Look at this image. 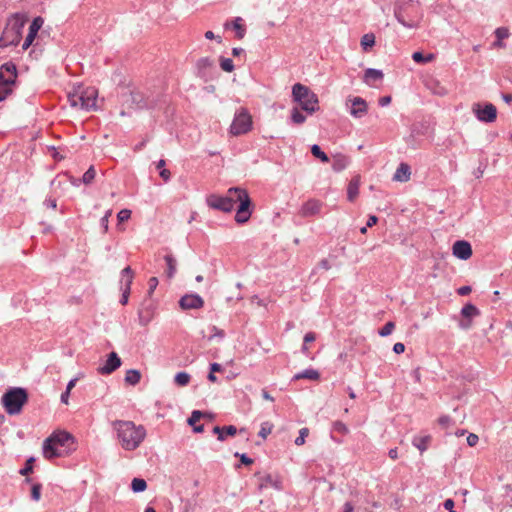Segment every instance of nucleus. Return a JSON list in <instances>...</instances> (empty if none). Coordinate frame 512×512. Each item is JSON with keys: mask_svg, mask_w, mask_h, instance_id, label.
Listing matches in <instances>:
<instances>
[{"mask_svg": "<svg viewBox=\"0 0 512 512\" xmlns=\"http://www.w3.org/2000/svg\"><path fill=\"white\" fill-rule=\"evenodd\" d=\"M442 505L448 512H456L454 510L455 502L452 498L445 499Z\"/></svg>", "mask_w": 512, "mask_h": 512, "instance_id": "obj_58", "label": "nucleus"}, {"mask_svg": "<svg viewBox=\"0 0 512 512\" xmlns=\"http://www.w3.org/2000/svg\"><path fill=\"white\" fill-rule=\"evenodd\" d=\"M479 315V309L472 303H467L461 309L462 319L459 322V327L463 330L470 329L472 327V319Z\"/></svg>", "mask_w": 512, "mask_h": 512, "instance_id": "obj_13", "label": "nucleus"}, {"mask_svg": "<svg viewBox=\"0 0 512 512\" xmlns=\"http://www.w3.org/2000/svg\"><path fill=\"white\" fill-rule=\"evenodd\" d=\"M311 153L315 158H318L323 163L329 162V157L327 156V154L325 152L322 151V149L320 148L319 145H317V144L312 145Z\"/></svg>", "mask_w": 512, "mask_h": 512, "instance_id": "obj_40", "label": "nucleus"}, {"mask_svg": "<svg viewBox=\"0 0 512 512\" xmlns=\"http://www.w3.org/2000/svg\"><path fill=\"white\" fill-rule=\"evenodd\" d=\"M117 435L122 444L137 448L146 436L142 425L136 426L131 421H116L114 423Z\"/></svg>", "mask_w": 512, "mask_h": 512, "instance_id": "obj_1", "label": "nucleus"}, {"mask_svg": "<svg viewBox=\"0 0 512 512\" xmlns=\"http://www.w3.org/2000/svg\"><path fill=\"white\" fill-rule=\"evenodd\" d=\"M73 450H42L43 456L49 460L54 461L57 458L67 457Z\"/></svg>", "mask_w": 512, "mask_h": 512, "instance_id": "obj_29", "label": "nucleus"}, {"mask_svg": "<svg viewBox=\"0 0 512 512\" xmlns=\"http://www.w3.org/2000/svg\"><path fill=\"white\" fill-rule=\"evenodd\" d=\"M23 26L24 23L18 20L9 23L0 37V47L17 46L21 40V30Z\"/></svg>", "mask_w": 512, "mask_h": 512, "instance_id": "obj_9", "label": "nucleus"}, {"mask_svg": "<svg viewBox=\"0 0 512 512\" xmlns=\"http://www.w3.org/2000/svg\"><path fill=\"white\" fill-rule=\"evenodd\" d=\"M122 286H123L122 287V296L120 299V303L122 305H126L128 303L131 286H129V283H125V285H122Z\"/></svg>", "mask_w": 512, "mask_h": 512, "instance_id": "obj_53", "label": "nucleus"}, {"mask_svg": "<svg viewBox=\"0 0 512 512\" xmlns=\"http://www.w3.org/2000/svg\"><path fill=\"white\" fill-rule=\"evenodd\" d=\"M174 380L177 385L186 386L190 381V375L187 372H178Z\"/></svg>", "mask_w": 512, "mask_h": 512, "instance_id": "obj_44", "label": "nucleus"}, {"mask_svg": "<svg viewBox=\"0 0 512 512\" xmlns=\"http://www.w3.org/2000/svg\"><path fill=\"white\" fill-rule=\"evenodd\" d=\"M44 23V20L42 17L38 16V17H35L33 19V21L31 22L30 26H29V32L24 40V43L22 45V49L23 50H27L31 44L33 43L35 37L37 36L38 34V31L40 30V28L42 27Z\"/></svg>", "mask_w": 512, "mask_h": 512, "instance_id": "obj_16", "label": "nucleus"}, {"mask_svg": "<svg viewBox=\"0 0 512 512\" xmlns=\"http://www.w3.org/2000/svg\"><path fill=\"white\" fill-rule=\"evenodd\" d=\"M214 65V62L211 58L209 57H203V58H200L198 61H197V68L199 70L200 73H205V71L207 69H210L212 68Z\"/></svg>", "mask_w": 512, "mask_h": 512, "instance_id": "obj_38", "label": "nucleus"}, {"mask_svg": "<svg viewBox=\"0 0 512 512\" xmlns=\"http://www.w3.org/2000/svg\"><path fill=\"white\" fill-rule=\"evenodd\" d=\"M130 487L134 493H141L146 490L147 483L143 478L135 477L132 479Z\"/></svg>", "mask_w": 512, "mask_h": 512, "instance_id": "obj_33", "label": "nucleus"}, {"mask_svg": "<svg viewBox=\"0 0 512 512\" xmlns=\"http://www.w3.org/2000/svg\"><path fill=\"white\" fill-rule=\"evenodd\" d=\"M167 269H166V275L169 279L173 278L176 273V267H177V260L172 254H167L164 257Z\"/></svg>", "mask_w": 512, "mask_h": 512, "instance_id": "obj_30", "label": "nucleus"}, {"mask_svg": "<svg viewBox=\"0 0 512 512\" xmlns=\"http://www.w3.org/2000/svg\"><path fill=\"white\" fill-rule=\"evenodd\" d=\"M235 195L236 194H229V190L227 191V194L225 196L213 194L207 198V204L209 207L213 209L220 210L226 213L231 212L238 201Z\"/></svg>", "mask_w": 512, "mask_h": 512, "instance_id": "obj_10", "label": "nucleus"}, {"mask_svg": "<svg viewBox=\"0 0 512 512\" xmlns=\"http://www.w3.org/2000/svg\"><path fill=\"white\" fill-rule=\"evenodd\" d=\"M241 22H242L241 17H236L232 22V27L236 31V36L238 39L244 38L245 33H246L245 26Z\"/></svg>", "mask_w": 512, "mask_h": 512, "instance_id": "obj_35", "label": "nucleus"}, {"mask_svg": "<svg viewBox=\"0 0 512 512\" xmlns=\"http://www.w3.org/2000/svg\"><path fill=\"white\" fill-rule=\"evenodd\" d=\"M130 217H131V210H129V209H122L117 214V219L120 223L127 221L128 219H130Z\"/></svg>", "mask_w": 512, "mask_h": 512, "instance_id": "obj_57", "label": "nucleus"}, {"mask_svg": "<svg viewBox=\"0 0 512 512\" xmlns=\"http://www.w3.org/2000/svg\"><path fill=\"white\" fill-rule=\"evenodd\" d=\"M308 434H309L308 428L305 427V428L300 429L299 436L294 440L295 445L302 446L305 443V438L308 436Z\"/></svg>", "mask_w": 512, "mask_h": 512, "instance_id": "obj_49", "label": "nucleus"}, {"mask_svg": "<svg viewBox=\"0 0 512 512\" xmlns=\"http://www.w3.org/2000/svg\"><path fill=\"white\" fill-rule=\"evenodd\" d=\"M495 35H496L498 40H502V39L508 37V30L506 28H503V27L497 28L496 31H495Z\"/></svg>", "mask_w": 512, "mask_h": 512, "instance_id": "obj_59", "label": "nucleus"}, {"mask_svg": "<svg viewBox=\"0 0 512 512\" xmlns=\"http://www.w3.org/2000/svg\"><path fill=\"white\" fill-rule=\"evenodd\" d=\"M359 185H360V177L359 176H355L350 180V182L348 184V188H347V199L350 202H353L355 200V198L358 196Z\"/></svg>", "mask_w": 512, "mask_h": 512, "instance_id": "obj_23", "label": "nucleus"}, {"mask_svg": "<svg viewBox=\"0 0 512 512\" xmlns=\"http://www.w3.org/2000/svg\"><path fill=\"white\" fill-rule=\"evenodd\" d=\"M159 175L160 177L165 181V182H168L171 178V173L168 169L166 168H163L162 170L159 171Z\"/></svg>", "mask_w": 512, "mask_h": 512, "instance_id": "obj_61", "label": "nucleus"}, {"mask_svg": "<svg viewBox=\"0 0 512 512\" xmlns=\"http://www.w3.org/2000/svg\"><path fill=\"white\" fill-rule=\"evenodd\" d=\"M36 461V458L33 456H30L26 459L24 466L19 470V474L22 476H26L25 482L30 483L31 478L28 477L29 474H31L34 470V463Z\"/></svg>", "mask_w": 512, "mask_h": 512, "instance_id": "obj_28", "label": "nucleus"}, {"mask_svg": "<svg viewBox=\"0 0 512 512\" xmlns=\"http://www.w3.org/2000/svg\"><path fill=\"white\" fill-rule=\"evenodd\" d=\"M205 414L199 410H194L191 414V416L188 418V424L190 426L196 425V422H198Z\"/></svg>", "mask_w": 512, "mask_h": 512, "instance_id": "obj_52", "label": "nucleus"}, {"mask_svg": "<svg viewBox=\"0 0 512 512\" xmlns=\"http://www.w3.org/2000/svg\"><path fill=\"white\" fill-rule=\"evenodd\" d=\"M121 280H120V284L121 285H125V283H129V286H131L132 284V281H133V277H134V273H133V270L131 269L130 266H127L125 267L122 271H121Z\"/></svg>", "mask_w": 512, "mask_h": 512, "instance_id": "obj_37", "label": "nucleus"}, {"mask_svg": "<svg viewBox=\"0 0 512 512\" xmlns=\"http://www.w3.org/2000/svg\"><path fill=\"white\" fill-rule=\"evenodd\" d=\"M28 401V392L22 387H11L1 398V403L9 415L19 414Z\"/></svg>", "mask_w": 512, "mask_h": 512, "instance_id": "obj_3", "label": "nucleus"}, {"mask_svg": "<svg viewBox=\"0 0 512 512\" xmlns=\"http://www.w3.org/2000/svg\"><path fill=\"white\" fill-rule=\"evenodd\" d=\"M72 445H79L77 439L70 432L58 429L53 431L51 435L43 441L41 448H55L56 446L69 447Z\"/></svg>", "mask_w": 512, "mask_h": 512, "instance_id": "obj_8", "label": "nucleus"}, {"mask_svg": "<svg viewBox=\"0 0 512 512\" xmlns=\"http://www.w3.org/2000/svg\"><path fill=\"white\" fill-rule=\"evenodd\" d=\"M393 351L396 353V354H401L405 351V345L401 342H397L394 344L393 346Z\"/></svg>", "mask_w": 512, "mask_h": 512, "instance_id": "obj_62", "label": "nucleus"}, {"mask_svg": "<svg viewBox=\"0 0 512 512\" xmlns=\"http://www.w3.org/2000/svg\"><path fill=\"white\" fill-rule=\"evenodd\" d=\"M46 207L55 209L57 207V201L54 198H48L43 203Z\"/></svg>", "mask_w": 512, "mask_h": 512, "instance_id": "obj_64", "label": "nucleus"}, {"mask_svg": "<svg viewBox=\"0 0 512 512\" xmlns=\"http://www.w3.org/2000/svg\"><path fill=\"white\" fill-rule=\"evenodd\" d=\"M472 291L471 287L470 286H462L460 287L458 290H457V293L460 295V296H466L468 294H470Z\"/></svg>", "mask_w": 512, "mask_h": 512, "instance_id": "obj_63", "label": "nucleus"}, {"mask_svg": "<svg viewBox=\"0 0 512 512\" xmlns=\"http://www.w3.org/2000/svg\"><path fill=\"white\" fill-rule=\"evenodd\" d=\"M438 424L441 426L442 429L447 431V435H451L452 432H449V430L452 429L454 426V421L449 416H441L438 419Z\"/></svg>", "mask_w": 512, "mask_h": 512, "instance_id": "obj_39", "label": "nucleus"}, {"mask_svg": "<svg viewBox=\"0 0 512 512\" xmlns=\"http://www.w3.org/2000/svg\"><path fill=\"white\" fill-rule=\"evenodd\" d=\"M291 120L294 124H303L306 120V117L299 111L298 108L294 107L291 110Z\"/></svg>", "mask_w": 512, "mask_h": 512, "instance_id": "obj_43", "label": "nucleus"}, {"mask_svg": "<svg viewBox=\"0 0 512 512\" xmlns=\"http://www.w3.org/2000/svg\"><path fill=\"white\" fill-rule=\"evenodd\" d=\"M121 359L116 352H111L103 366L98 368V372L102 375L113 373L121 366Z\"/></svg>", "mask_w": 512, "mask_h": 512, "instance_id": "obj_17", "label": "nucleus"}, {"mask_svg": "<svg viewBox=\"0 0 512 512\" xmlns=\"http://www.w3.org/2000/svg\"><path fill=\"white\" fill-rule=\"evenodd\" d=\"M272 427H273V425L269 422L262 423L261 429L258 432V435L260 437H262L263 439H265L271 433Z\"/></svg>", "mask_w": 512, "mask_h": 512, "instance_id": "obj_50", "label": "nucleus"}, {"mask_svg": "<svg viewBox=\"0 0 512 512\" xmlns=\"http://www.w3.org/2000/svg\"><path fill=\"white\" fill-rule=\"evenodd\" d=\"M17 78L15 64L7 62L0 67V102L12 93V86Z\"/></svg>", "mask_w": 512, "mask_h": 512, "instance_id": "obj_6", "label": "nucleus"}, {"mask_svg": "<svg viewBox=\"0 0 512 512\" xmlns=\"http://www.w3.org/2000/svg\"><path fill=\"white\" fill-rule=\"evenodd\" d=\"M375 44V35L373 33H367L361 38V47L364 51H368L369 48Z\"/></svg>", "mask_w": 512, "mask_h": 512, "instance_id": "obj_36", "label": "nucleus"}, {"mask_svg": "<svg viewBox=\"0 0 512 512\" xmlns=\"http://www.w3.org/2000/svg\"><path fill=\"white\" fill-rule=\"evenodd\" d=\"M351 102L350 114L354 118H362L367 114V102L361 97H354L349 99Z\"/></svg>", "mask_w": 512, "mask_h": 512, "instance_id": "obj_19", "label": "nucleus"}, {"mask_svg": "<svg viewBox=\"0 0 512 512\" xmlns=\"http://www.w3.org/2000/svg\"><path fill=\"white\" fill-rule=\"evenodd\" d=\"M321 208V201L317 199H309L302 205L299 213L302 217H310L319 214Z\"/></svg>", "mask_w": 512, "mask_h": 512, "instance_id": "obj_20", "label": "nucleus"}, {"mask_svg": "<svg viewBox=\"0 0 512 512\" xmlns=\"http://www.w3.org/2000/svg\"><path fill=\"white\" fill-rule=\"evenodd\" d=\"M158 279L156 277H151L148 281V284H149V289H148V292H147V299H152L151 296L154 292V290L157 288L158 286Z\"/></svg>", "mask_w": 512, "mask_h": 512, "instance_id": "obj_55", "label": "nucleus"}, {"mask_svg": "<svg viewBox=\"0 0 512 512\" xmlns=\"http://www.w3.org/2000/svg\"><path fill=\"white\" fill-rule=\"evenodd\" d=\"M478 440H479L478 435H476L474 433H469L465 438V442L459 443V445L466 444L470 447H473L478 443Z\"/></svg>", "mask_w": 512, "mask_h": 512, "instance_id": "obj_54", "label": "nucleus"}, {"mask_svg": "<svg viewBox=\"0 0 512 512\" xmlns=\"http://www.w3.org/2000/svg\"><path fill=\"white\" fill-rule=\"evenodd\" d=\"M79 97H80V88L74 89L72 92H68V94H67L68 102L74 108H78V104L80 101Z\"/></svg>", "mask_w": 512, "mask_h": 512, "instance_id": "obj_42", "label": "nucleus"}, {"mask_svg": "<svg viewBox=\"0 0 512 512\" xmlns=\"http://www.w3.org/2000/svg\"><path fill=\"white\" fill-rule=\"evenodd\" d=\"M141 373L139 370L130 369L126 372L125 382L129 385L135 386L140 382Z\"/></svg>", "mask_w": 512, "mask_h": 512, "instance_id": "obj_31", "label": "nucleus"}, {"mask_svg": "<svg viewBox=\"0 0 512 512\" xmlns=\"http://www.w3.org/2000/svg\"><path fill=\"white\" fill-rule=\"evenodd\" d=\"M234 456L239 458V462L234 464L235 469H239L242 465L250 466L253 464L254 460L249 457L246 453L240 454L239 452H235Z\"/></svg>", "mask_w": 512, "mask_h": 512, "instance_id": "obj_34", "label": "nucleus"}, {"mask_svg": "<svg viewBox=\"0 0 512 512\" xmlns=\"http://www.w3.org/2000/svg\"><path fill=\"white\" fill-rule=\"evenodd\" d=\"M78 108L90 110L96 107L97 91L94 88H80Z\"/></svg>", "mask_w": 512, "mask_h": 512, "instance_id": "obj_14", "label": "nucleus"}, {"mask_svg": "<svg viewBox=\"0 0 512 512\" xmlns=\"http://www.w3.org/2000/svg\"><path fill=\"white\" fill-rule=\"evenodd\" d=\"M220 67L225 72H232L234 70V64L232 59L220 57Z\"/></svg>", "mask_w": 512, "mask_h": 512, "instance_id": "obj_46", "label": "nucleus"}, {"mask_svg": "<svg viewBox=\"0 0 512 512\" xmlns=\"http://www.w3.org/2000/svg\"><path fill=\"white\" fill-rule=\"evenodd\" d=\"M182 310L200 309L204 306V300L198 294H186L179 300Z\"/></svg>", "mask_w": 512, "mask_h": 512, "instance_id": "obj_15", "label": "nucleus"}, {"mask_svg": "<svg viewBox=\"0 0 512 512\" xmlns=\"http://www.w3.org/2000/svg\"><path fill=\"white\" fill-rule=\"evenodd\" d=\"M319 378H320V373L315 369L309 368V369H305L304 371L295 374L293 376L292 380L296 381V380H300V379H308V380L317 381V380H319Z\"/></svg>", "mask_w": 512, "mask_h": 512, "instance_id": "obj_26", "label": "nucleus"}, {"mask_svg": "<svg viewBox=\"0 0 512 512\" xmlns=\"http://www.w3.org/2000/svg\"><path fill=\"white\" fill-rule=\"evenodd\" d=\"M350 160L343 154H336L333 156L332 169L335 172H341L348 166Z\"/></svg>", "mask_w": 512, "mask_h": 512, "instance_id": "obj_25", "label": "nucleus"}, {"mask_svg": "<svg viewBox=\"0 0 512 512\" xmlns=\"http://www.w3.org/2000/svg\"><path fill=\"white\" fill-rule=\"evenodd\" d=\"M229 194H236L235 197L238 200L237 202L239 203L236 210L235 221L238 224L246 223L250 219L252 214V202L247 190L240 187H231L229 189Z\"/></svg>", "mask_w": 512, "mask_h": 512, "instance_id": "obj_5", "label": "nucleus"}, {"mask_svg": "<svg viewBox=\"0 0 512 512\" xmlns=\"http://www.w3.org/2000/svg\"><path fill=\"white\" fill-rule=\"evenodd\" d=\"M384 77V74L381 70L368 68L364 73V82L370 85L371 81H380Z\"/></svg>", "mask_w": 512, "mask_h": 512, "instance_id": "obj_27", "label": "nucleus"}, {"mask_svg": "<svg viewBox=\"0 0 512 512\" xmlns=\"http://www.w3.org/2000/svg\"><path fill=\"white\" fill-rule=\"evenodd\" d=\"M434 56L432 54H428L427 56H424L421 52H414L412 54V59L417 63H427L432 61Z\"/></svg>", "mask_w": 512, "mask_h": 512, "instance_id": "obj_45", "label": "nucleus"}, {"mask_svg": "<svg viewBox=\"0 0 512 512\" xmlns=\"http://www.w3.org/2000/svg\"><path fill=\"white\" fill-rule=\"evenodd\" d=\"M252 117L246 108L239 109L230 125V134L240 136L247 134L252 129Z\"/></svg>", "mask_w": 512, "mask_h": 512, "instance_id": "obj_7", "label": "nucleus"}, {"mask_svg": "<svg viewBox=\"0 0 512 512\" xmlns=\"http://www.w3.org/2000/svg\"><path fill=\"white\" fill-rule=\"evenodd\" d=\"M213 433L217 434L218 439L223 441L228 436H234L237 433V428L233 425L224 426V427L215 426L213 428Z\"/></svg>", "mask_w": 512, "mask_h": 512, "instance_id": "obj_22", "label": "nucleus"}, {"mask_svg": "<svg viewBox=\"0 0 512 512\" xmlns=\"http://www.w3.org/2000/svg\"><path fill=\"white\" fill-rule=\"evenodd\" d=\"M334 430L343 434L348 432L346 425L340 421L334 423Z\"/></svg>", "mask_w": 512, "mask_h": 512, "instance_id": "obj_60", "label": "nucleus"}, {"mask_svg": "<svg viewBox=\"0 0 512 512\" xmlns=\"http://www.w3.org/2000/svg\"><path fill=\"white\" fill-rule=\"evenodd\" d=\"M410 175V166L406 163H401L396 169L393 179L399 182H406L410 179Z\"/></svg>", "mask_w": 512, "mask_h": 512, "instance_id": "obj_21", "label": "nucleus"}, {"mask_svg": "<svg viewBox=\"0 0 512 512\" xmlns=\"http://www.w3.org/2000/svg\"><path fill=\"white\" fill-rule=\"evenodd\" d=\"M42 485L40 483H34L31 487V499L33 501H39L41 498Z\"/></svg>", "mask_w": 512, "mask_h": 512, "instance_id": "obj_48", "label": "nucleus"}, {"mask_svg": "<svg viewBox=\"0 0 512 512\" xmlns=\"http://www.w3.org/2000/svg\"><path fill=\"white\" fill-rule=\"evenodd\" d=\"M292 98L294 102L300 105L302 110L310 115L319 110L318 96L307 86L301 83L293 85Z\"/></svg>", "mask_w": 512, "mask_h": 512, "instance_id": "obj_4", "label": "nucleus"}, {"mask_svg": "<svg viewBox=\"0 0 512 512\" xmlns=\"http://www.w3.org/2000/svg\"><path fill=\"white\" fill-rule=\"evenodd\" d=\"M431 442V436L428 434H419L413 438V445L415 448H426Z\"/></svg>", "mask_w": 512, "mask_h": 512, "instance_id": "obj_32", "label": "nucleus"}, {"mask_svg": "<svg viewBox=\"0 0 512 512\" xmlns=\"http://www.w3.org/2000/svg\"><path fill=\"white\" fill-rule=\"evenodd\" d=\"M273 487L276 490L282 488V482L271 474H266L261 478L260 488Z\"/></svg>", "mask_w": 512, "mask_h": 512, "instance_id": "obj_24", "label": "nucleus"}, {"mask_svg": "<svg viewBox=\"0 0 512 512\" xmlns=\"http://www.w3.org/2000/svg\"><path fill=\"white\" fill-rule=\"evenodd\" d=\"M112 215V210H107L105 215L100 219V225L103 228L104 233L108 231L109 217Z\"/></svg>", "mask_w": 512, "mask_h": 512, "instance_id": "obj_56", "label": "nucleus"}, {"mask_svg": "<svg viewBox=\"0 0 512 512\" xmlns=\"http://www.w3.org/2000/svg\"><path fill=\"white\" fill-rule=\"evenodd\" d=\"M472 112L475 117L484 123H492L497 118V109L492 103H474L472 106Z\"/></svg>", "mask_w": 512, "mask_h": 512, "instance_id": "obj_11", "label": "nucleus"}, {"mask_svg": "<svg viewBox=\"0 0 512 512\" xmlns=\"http://www.w3.org/2000/svg\"><path fill=\"white\" fill-rule=\"evenodd\" d=\"M96 176L94 166H90L88 170L83 174L82 181L84 184H90Z\"/></svg>", "mask_w": 512, "mask_h": 512, "instance_id": "obj_47", "label": "nucleus"}, {"mask_svg": "<svg viewBox=\"0 0 512 512\" xmlns=\"http://www.w3.org/2000/svg\"><path fill=\"white\" fill-rule=\"evenodd\" d=\"M130 97L132 104L135 105L136 108L141 109L146 107L143 95L140 92H131Z\"/></svg>", "mask_w": 512, "mask_h": 512, "instance_id": "obj_41", "label": "nucleus"}, {"mask_svg": "<svg viewBox=\"0 0 512 512\" xmlns=\"http://www.w3.org/2000/svg\"><path fill=\"white\" fill-rule=\"evenodd\" d=\"M394 328L395 324L389 321L379 330V335L382 337H386L392 333Z\"/></svg>", "mask_w": 512, "mask_h": 512, "instance_id": "obj_51", "label": "nucleus"}, {"mask_svg": "<svg viewBox=\"0 0 512 512\" xmlns=\"http://www.w3.org/2000/svg\"><path fill=\"white\" fill-rule=\"evenodd\" d=\"M453 255L461 260H467L472 255V248L469 242L458 240L452 247Z\"/></svg>", "mask_w": 512, "mask_h": 512, "instance_id": "obj_18", "label": "nucleus"}, {"mask_svg": "<svg viewBox=\"0 0 512 512\" xmlns=\"http://www.w3.org/2000/svg\"><path fill=\"white\" fill-rule=\"evenodd\" d=\"M397 21L407 28H416L421 18L419 2L417 0H408L400 3L394 10Z\"/></svg>", "mask_w": 512, "mask_h": 512, "instance_id": "obj_2", "label": "nucleus"}, {"mask_svg": "<svg viewBox=\"0 0 512 512\" xmlns=\"http://www.w3.org/2000/svg\"><path fill=\"white\" fill-rule=\"evenodd\" d=\"M156 306L152 299H145L138 309V320L141 326L148 325L154 318Z\"/></svg>", "mask_w": 512, "mask_h": 512, "instance_id": "obj_12", "label": "nucleus"}]
</instances>
